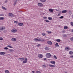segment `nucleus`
Listing matches in <instances>:
<instances>
[{
  "mask_svg": "<svg viewBox=\"0 0 73 73\" xmlns=\"http://www.w3.org/2000/svg\"><path fill=\"white\" fill-rule=\"evenodd\" d=\"M69 54H70L72 55L73 54V52L70 51L69 52Z\"/></svg>",
  "mask_w": 73,
  "mask_h": 73,
  "instance_id": "28",
  "label": "nucleus"
},
{
  "mask_svg": "<svg viewBox=\"0 0 73 73\" xmlns=\"http://www.w3.org/2000/svg\"><path fill=\"white\" fill-rule=\"evenodd\" d=\"M41 2H43V3H45L46 1V0H39Z\"/></svg>",
  "mask_w": 73,
  "mask_h": 73,
  "instance_id": "22",
  "label": "nucleus"
},
{
  "mask_svg": "<svg viewBox=\"0 0 73 73\" xmlns=\"http://www.w3.org/2000/svg\"><path fill=\"white\" fill-rule=\"evenodd\" d=\"M66 12H67V11H66V10H63L62 11V13H65Z\"/></svg>",
  "mask_w": 73,
  "mask_h": 73,
  "instance_id": "14",
  "label": "nucleus"
},
{
  "mask_svg": "<svg viewBox=\"0 0 73 73\" xmlns=\"http://www.w3.org/2000/svg\"><path fill=\"white\" fill-rule=\"evenodd\" d=\"M68 13L70 15L71 14H72V11H70L68 12Z\"/></svg>",
  "mask_w": 73,
  "mask_h": 73,
  "instance_id": "44",
  "label": "nucleus"
},
{
  "mask_svg": "<svg viewBox=\"0 0 73 73\" xmlns=\"http://www.w3.org/2000/svg\"><path fill=\"white\" fill-rule=\"evenodd\" d=\"M47 43L48 45H52V42L50 41H47Z\"/></svg>",
  "mask_w": 73,
  "mask_h": 73,
  "instance_id": "3",
  "label": "nucleus"
},
{
  "mask_svg": "<svg viewBox=\"0 0 73 73\" xmlns=\"http://www.w3.org/2000/svg\"><path fill=\"white\" fill-rule=\"evenodd\" d=\"M17 1H14V6H15L16 5V4L17 3Z\"/></svg>",
  "mask_w": 73,
  "mask_h": 73,
  "instance_id": "21",
  "label": "nucleus"
},
{
  "mask_svg": "<svg viewBox=\"0 0 73 73\" xmlns=\"http://www.w3.org/2000/svg\"><path fill=\"white\" fill-rule=\"evenodd\" d=\"M19 12H22V11H19Z\"/></svg>",
  "mask_w": 73,
  "mask_h": 73,
  "instance_id": "54",
  "label": "nucleus"
},
{
  "mask_svg": "<svg viewBox=\"0 0 73 73\" xmlns=\"http://www.w3.org/2000/svg\"><path fill=\"white\" fill-rule=\"evenodd\" d=\"M47 66L46 64H43L42 65V68H45V67H46Z\"/></svg>",
  "mask_w": 73,
  "mask_h": 73,
  "instance_id": "24",
  "label": "nucleus"
},
{
  "mask_svg": "<svg viewBox=\"0 0 73 73\" xmlns=\"http://www.w3.org/2000/svg\"><path fill=\"white\" fill-rule=\"evenodd\" d=\"M38 56L39 58H42V55L41 54H38Z\"/></svg>",
  "mask_w": 73,
  "mask_h": 73,
  "instance_id": "10",
  "label": "nucleus"
},
{
  "mask_svg": "<svg viewBox=\"0 0 73 73\" xmlns=\"http://www.w3.org/2000/svg\"><path fill=\"white\" fill-rule=\"evenodd\" d=\"M39 41H45L46 40H45V39L44 38H39Z\"/></svg>",
  "mask_w": 73,
  "mask_h": 73,
  "instance_id": "4",
  "label": "nucleus"
},
{
  "mask_svg": "<svg viewBox=\"0 0 73 73\" xmlns=\"http://www.w3.org/2000/svg\"><path fill=\"white\" fill-rule=\"evenodd\" d=\"M4 49L5 50H8V48L7 47H5Z\"/></svg>",
  "mask_w": 73,
  "mask_h": 73,
  "instance_id": "34",
  "label": "nucleus"
},
{
  "mask_svg": "<svg viewBox=\"0 0 73 73\" xmlns=\"http://www.w3.org/2000/svg\"><path fill=\"white\" fill-rule=\"evenodd\" d=\"M69 49H70V48H69L68 47H66L65 48V50H69Z\"/></svg>",
  "mask_w": 73,
  "mask_h": 73,
  "instance_id": "15",
  "label": "nucleus"
},
{
  "mask_svg": "<svg viewBox=\"0 0 73 73\" xmlns=\"http://www.w3.org/2000/svg\"><path fill=\"white\" fill-rule=\"evenodd\" d=\"M7 47H9V48H13V47H12L11 45H7Z\"/></svg>",
  "mask_w": 73,
  "mask_h": 73,
  "instance_id": "31",
  "label": "nucleus"
},
{
  "mask_svg": "<svg viewBox=\"0 0 73 73\" xmlns=\"http://www.w3.org/2000/svg\"><path fill=\"white\" fill-rule=\"evenodd\" d=\"M53 10H54V9H49V11L50 12V13H52L53 12Z\"/></svg>",
  "mask_w": 73,
  "mask_h": 73,
  "instance_id": "9",
  "label": "nucleus"
},
{
  "mask_svg": "<svg viewBox=\"0 0 73 73\" xmlns=\"http://www.w3.org/2000/svg\"><path fill=\"white\" fill-rule=\"evenodd\" d=\"M41 46V44H38L37 45V46L38 47H39V46Z\"/></svg>",
  "mask_w": 73,
  "mask_h": 73,
  "instance_id": "35",
  "label": "nucleus"
},
{
  "mask_svg": "<svg viewBox=\"0 0 73 73\" xmlns=\"http://www.w3.org/2000/svg\"><path fill=\"white\" fill-rule=\"evenodd\" d=\"M11 40L12 41H16V38H12Z\"/></svg>",
  "mask_w": 73,
  "mask_h": 73,
  "instance_id": "6",
  "label": "nucleus"
},
{
  "mask_svg": "<svg viewBox=\"0 0 73 73\" xmlns=\"http://www.w3.org/2000/svg\"><path fill=\"white\" fill-rule=\"evenodd\" d=\"M70 40H71V41H73V37L71 38Z\"/></svg>",
  "mask_w": 73,
  "mask_h": 73,
  "instance_id": "46",
  "label": "nucleus"
},
{
  "mask_svg": "<svg viewBox=\"0 0 73 73\" xmlns=\"http://www.w3.org/2000/svg\"><path fill=\"white\" fill-rule=\"evenodd\" d=\"M49 66L51 67V68H54V67H55V66L50 64H49Z\"/></svg>",
  "mask_w": 73,
  "mask_h": 73,
  "instance_id": "12",
  "label": "nucleus"
},
{
  "mask_svg": "<svg viewBox=\"0 0 73 73\" xmlns=\"http://www.w3.org/2000/svg\"><path fill=\"white\" fill-rule=\"evenodd\" d=\"M2 9H4L5 10H7V9H6V8H5V7L2 6Z\"/></svg>",
  "mask_w": 73,
  "mask_h": 73,
  "instance_id": "29",
  "label": "nucleus"
},
{
  "mask_svg": "<svg viewBox=\"0 0 73 73\" xmlns=\"http://www.w3.org/2000/svg\"><path fill=\"white\" fill-rule=\"evenodd\" d=\"M55 46L56 47H59V46H59V45L58 44V43H56L55 44Z\"/></svg>",
  "mask_w": 73,
  "mask_h": 73,
  "instance_id": "18",
  "label": "nucleus"
},
{
  "mask_svg": "<svg viewBox=\"0 0 73 73\" xmlns=\"http://www.w3.org/2000/svg\"><path fill=\"white\" fill-rule=\"evenodd\" d=\"M27 62V59L26 58L25 60L23 61V63L24 64H25Z\"/></svg>",
  "mask_w": 73,
  "mask_h": 73,
  "instance_id": "11",
  "label": "nucleus"
},
{
  "mask_svg": "<svg viewBox=\"0 0 73 73\" xmlns=\"http://www.w3.org/2000/svg\"><path fill=\"white\" fill-rule=\"evenodd\" d=\"M46 60V58H44V60L45 61V60Z\"/></svg>",
  "mask_w": 73,
  "mask_h": 73,
  "instance_id": "55",
  "label": "nucleus"
},
{
  "mask_svg": "<svg viewBox=\"0 0 73 73\" xmlns=\"http://www.w3.org/2000/svg\"><path fill=\"white\" fill-rule=\"evenodd\" d=\"M48 19L49 20H52V18L50 17H48Z\"/></svg>",
  "mask_w": 73,
  "mask_h": 73,
  "instance_id": "26",
  "label": "nucleus"
},
{
  "mask_svg": "<svg viewBox=\"0 0 73 73\" xmlns=\"http://www.w3.org/2000/svg\"><path fill=\"white\" fill-rule=\"evenodd\" d=\"M38 5L39 7H42L43 6V4L42 3H39L38 4Z\"/></svg>",
  "mask_w": 73,
  "mask_h": 73,
  "instance_id": "5",
  "label": "nucleus"
},
{
  "mask_svg": "<svg viewBox=\"0 0 73 73\" xmlns=\"http://www.w3.org/2000/svg\"><path fill=\"white\" fill-rule=\"evenodd\" d=\"M50 63L52 64H53L54 65H55L56 62L54 61H51L50 62Z\"/></svg>",
  "mask_w": 73,
  "mask_h": 73,
  "instance_id": "13",
  "label": "nucleus"
},
{
  "mask_svg": "<svg viewBox=\"0 0 73 73\" xmlns=\"http://www.w3.org/2000/svg\"><path fill=\"white\" fill-rule=\"evenodd\" d=\"M43 18L44 19H47V17H43Z\"/></svg>",
  "mask_w": 73,
  "mask_h": 73,
  "instance_id": "41",
  "label": "nucleus"
},
{
  "mask_svg": "<svg viewBox=\"0 0 73 73\" xmlns=\"http://www.w3.org/2000/svg\"><path fill=\"white\" fill-rule=\"evenodd\" d=\"M46 58H50L51 57V54L50 53H47L46 54Z\"/></svg>",
  "mask_w": 73,
  "mask_h": 73,
  "instance_id": "1",
  "label": "nucleus"
},
{
  "mask_svg": "<svg viewBox=\"0 0 73 73\" xmlns=\"http://www.w3.org/2000/svg\"><path fill=\"white\" fill-rule=\"evenodd\" d=\"M68 27L66 26L64 27V29H68Z\"/></svg>",
  "mask_w": 73,
  "mask_h": 73,
  "instance_id": "30",
  "label": "nucleus"
},
{
  "mask_svg": "<svg viewBox=\"0 0 73 73\" xmlns=\"http://www.w3.org/2000/svg\"><path fill=\"white\" fill-rule=\"evenodd\" d=\"M65 73H67V72H65Z\"/></svg>",
  "mask_w": 73,
  "mask_h": 73,
  "instance_id": "57",
  "label": "nucleus"
},
{
  "mask_svg": "<svg viewBox=\"0 0 73 73\" xmlns=\"http://www.w3.org/2000/svg\"><path fill=\"white\" fill-rule=\"evenodd\" d=\"M45 21H46V22H47V23H49V21L47 20H46Z\"/></svg>",
  "mask_w": 73,
  "mask_h": 73,
  "instance_id": "40",
  "label": "nucleus"
},
{
  "mask_svg": "<svg viewBox=\"0 0 73 73\" xmlns=\"http://www.w3.org/2000/svg\"><path fill=\"white\" fill-rule=\"evenodd\" d=\"M19 59H20V60L21 61H23V60H24V58H19Z\"/></svg>",
  "mask_w": 73,
  "mask_h": 73,
  "instance_id": "23",
  "label": "nucleus"
},
{
  "mask_svg": "<svg viewBox=\"0 0 73 73\" xmlns=\"http://www.w3.org/2000/svg\"><path fill=\"white\" fill-rule=\"evenodd\" d=\"M54 58H55V59H57V57H56V56L55 55H54Z\"/></svg>",
  "mask_w": 73,
  "mask_h": 73,
  "instance_id": "37",
  "label": "nucleus"
},
{
  "mask_svg": "<svg viewBox=\"0 0 73 73\" xmlns=\"http://www.w3.org/2000/svg\"><path fill=\"white\" fill-rule=\"evenodd\" d=\"M70 57L71 58H73V55H71L70 56Z\"/></svg>",
  "mask_w": 73,
  "mask_h": 73,
  "instance_id": "48",
  "label": "nucleus"
},
{
  "mask_svg": "<svg viewBox=\"0 0 73 73\" xmlns=\"http://www.w3.org/2000/svg\"><path fill=\"white\" fill-rule=\"evenodd\" d=\"M45 49L46 50H48L49 49L48 47H46L45 48Z\"/></svg>",
  "mask_w": 73,
  "mask_h": 73,
  "instance_id": "32",
  "label": "nucleus"
},
{
  "mask_svg": "<svg viewBox=\"0 0 73 73\" xmlns=\"http://www.w3.org/2000/svg\"><path fill=\"white\" fill-rule=\"evenodd\" d=\"M5 29V27H2L0 28V30H3Z\"/></svg>",
  "mask_w": 73,
  "mask_h": 73,
  "instance_id": "16",
  "label": "nucleus"
},
{
  "mask_svg": "<svg viewBox=\"0 0 73 73\" xmlns=\"http://www.w3.org/2000/svg\"><path fill=\"white\" fill-rule=\"evenodd\" d=\"M32 72L33 73H35V71H33Z\"/></svg>",
  "mask_w": 73,
  "mask_h": 73,
  "instance_id": "56",
  "label": "nucleus"
},
{
  "mask_svg": "<svg viewBox=\"0 0 73 73\" xmlns=\"http://www.w3.org/2000/svg\"><path fill=\"white\" fill-rule=\"evenodd\" d=\"M55 11H57V12H58L59 11V10L57 9H55Z\"/></svg>",
  "mask_w": 73,
  "mask_h": 73,
  "instance_id": "51",
  "label": "nucleus"
},
{
  "mask_svg": "<svg viewBox=\"0 0 73 73\" xmlns=\"http://www.w3.org/2000/svg\"><path fill=\"white\" fill-rule=\"evenodd\" d=\"M9 16L11 17H14V15L12 13H10L9 14Z\"/></svg>",
  "mask_w": 73,
  "mask_h": 73,
  "instance_id": "8",
  "label": "nucleus"
},
{
  "mask_svg": "<svg viewBox=\"0 0 73 73\" xmlns=\"http://www.w3.org/2000/svg\"><path fill=\"white\" fill-rule=\"evenodd\" d=\"M18 23V21H14V23H16V24H17Z\"/></svg>",
  "mask_w": 73,
  "mask_h": 73,
  "instance_id": "43",
  "label": "nucleus"
},
{
  "mask_svg": "<svg viewBox=\"0 0 73 73\" xmlns=\"http://www.w3.org/2000/svg\"><path fill=\"white\" fill-rule=\"evenodd\" d=\"M63 18H64V16H62L60 17L59 18V19H63Z\"/></svg>",
  "mask_w": 73,
  "mask_h": 73,
  "instance_id": "38",
  "label": "nucleus"
},
{
  "mask_svg": "<svg viewBox=\"0 0 73 73\" xmlns=\"http://www.w3.org/2000/svg\"><path fill=\"white\" fill-rule=\"evenodd\" d=\"M3 40V38L2 37H0V40L1 41H2V40Z\"/></svg>",
  "mask_w": 73,
  "mask_h": 73,
  "instance_id": "39",
  "label": "nucleus"
},
{
  "mask_svg": "<svg viewBox=\"0 0 73 73\" xmlns=\"http://www.w3.org/2000/svg\"><path fill=\"white\" fill-rule=\"evenodd\" d=\"M40 39V38H39L38 39L37 38H35L34 39V40L35 41H36L37 42L38 41H39V40Z\"/></svg>",
  "mask_w": 73,
  "mask_h": 73,
  "instance_id": "7",
  "label": "nucleus"
},
{
  "mask_svg": "<svg viewBox=\"0 0 73 73\" xmlns=\"http://www.w3.org/2000/svg\"><path fill=\"white\" fill-rule=\"evenodd\" d=\"M8 1H5V3H7V2Z\"/></svg>",
  "mask_w": 73,
  "mask_h": 73,
  "instance_id": "52",
  "label": "nucleus"
},
{
  "mask_svg": "<svg viewBox=\"0 0 73 73\" xmlns=\"http://www.w3.org/2000/svg\"><path fill=\"white\" fill-rule=\"evenodd\" d=\"M4 19V17H0V20H3Z\"/></svg>",
  "mask_w": 73,
  "mask_h": 73,
  "instance_id": "19",
  "label": "nucleus"
},
{
  "mask_svg": "<svg viewBox=\"0 0 73 73\" xmlns=\"http://www.w3.org/2000/svg\"><path fill=\"white\" fill-rule=\"evenodd\" d=\"M36 73H41V72L39 71H37L36 72Z\"/></svg>",
  "mask_w": 73,
  "mask_h": 73,
  "instance_id": "42",
  "label": "nucleus"
},
{
  "mask_svg": "<svg viewBox=\"0 0 73 73\" xmlns=\"http://www.w3.org/2000/svg\"><path fill=\"white\" fill-rule=\"evenodd\" d=\"M11 32L13 33H16L17 32V29H13L11 30Z\"/></svg>",
  "mask_w": 73,
  "mask_h": 73,
  "instance_id": "2",
  "label": "nucleus"
},
{
  "mask_svg": "<svg viewBox=\"0 0 73 73\" xmlns=\"http://www.w3.org/2000/svg\"><path fill=\"white\" fill-rule=\"evenodd\" d=\"M18 25L19 26H23V23H20L18 24Z\"/></svg>",
  "mask_w": 73,
  "mask_h": 73,
  "instance_id": "20",
  "label": "nucleus"
},
{
  "mask_svg": "<svg viewBox=\"0 0 73 73\" xmlns=\"http://www.w3.org/2000/svg\"><path fill=\"white\" fill-rule=\"evenodd\" d=\"M60 14H58V16H60Z\"/></svg>",
  "mask_w": 73,
  "mask_h": 73,
  "instance_id": "53",
  "label": "nucleus"
},
{
  "mask_svg": "<svg viewBox=\"0 0 73 73\" xmlns=\"http://www.w3.org/2000/svg\"><path fill=\"white\" fill-rule=\"evenodd\" d=\"M71 25L72 26H73V22H71L70 23Z\"/></svg>",
  "mask_w": 73,
  "mask_h": 73,
  "instance_id": "47",
  "label": "nucleus"
},
{
  "mask_svg": "<svg viewBox=\"0 0 73 73\" xmlns=\"http://www.w3.org/2000/svg\"><path fill=\"white\" fill-rule=\"evenodd\" d=\"M63 36L64 37H65L66 36V35H63Z\"/></svg>",
  "mask_w": 73,
  "mask_h": 73,
  "instance_id": "50",
  "label": "nucleus"
},
{
  "mask_svg": "<svg viewBox=\"0 0 73 73\" xmlns=\"http://www.w3.org/2000/svg\"><path fill=\"white\" fill-rule=\"evenodd\" d=\"M9 52H13V49H9Z\"/></svg>",
  "mask_w": 73,
  "mask_h": 73,
  "instance_id": "33",
  "label": "nucleus"
},
{
  "mask_svg": "<svg viewBox=\"0 0 73 73\" xmlns=\"http://www.w3.org/2000/svg\"><path fill=\"white\" fill-rule=\"evenodd\" d=\"M5 53L4 52H0V55H4Z\"/></svg>",
  "mask_w": 73,
  "mask_h": 73,
  "instance_id": "17",
  "label": "nucleus"
},
{
  "mask_svg": "<svg viewBox=\"0 0 73 73\" xmlns=\"http://www.w3.org/2000/svg\"><path fill=\"white\" fill-rule=\"evenodd\" d=\"M0 16H4V15L3 14H1L0 15Z\"/></svg>",
  "mask_w": 73,
  "mask_h": 73,
  "instance_id": "49",
  "label": "nucleus"
},
{
  "mask_svg": "<svg viewBox=\"0 0 73 73\" xmlns=\"http://www.w3.org/2000/svg\"><path fill=\"white\" fill-rule=\"evenodd\" d=\"M42 36H45V34L43 33H42Z\"/></svg>",
  "mask_w": 73,
  "mask_h": 73,
  "instance_id": "45",
  "label": "nucleus"
},
{
  "mask_svg": "<svg viewBox=\"0 0 73 73\" xmlns=\"http://www.w3.org/2000/svg\"><path fill=\"white\" fill-rule=\"evenodd\" d=\"M56 41L57 42H60V41H61V40L60 39H57L56 40Z\"/></svg>",
  "mask_w": 73,
  "mask_h": 73,
  "instance_id": "25",
  "label": "nucleus"
},
{
  "mask_svg": "<svg viewBox=\"0 0 73 73\" xmlns=\"http://www.w3.org/2000/svg\"><path fill=\"white\" fill-rule=\"evenodd\" d=\"M5 73H10L9 72V71L7 70H6L5 71Z\"/></svg>",
  "mask_w": 73,
  "mask_h": 73,
  "instance_id": "27",
  "label": "nucleus"
},
{
  "mask_svg": "<svg viewBox=\"0 0 73 73\" xmlns=\"http://www.w3.org/2000/svg\"><path fill=\"white\" fill-rule=\"evenodd\" d=\"M47 32L48 33V34H50V33H52V32L51 31H47Z\"/></svg>",
  "mask_w": 73,
  "mask_h": 73,
  "instance_id": "36",
  "label": "nucleus"
}]
</instances>
